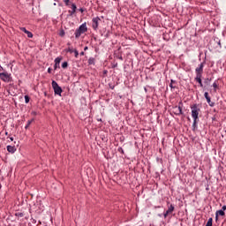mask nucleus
I'll return each instance as SVG.
<instances>
[{
    "label": "nucleus",
    "instance_id": "1",
    "mask_svg": "<svg viewBox=\"0 0 226 226\" xmlns=\"http://www.w3.org/2000/svg\"><path fill=\"white\" fill-rule=\"evenodd\" d=\"M192 109V117L193 118V124H197V119H199V112H200V109H199L197 104H194Z\"/></svg>",
    "mask_w": 226,
    "mask_h": 226
},
{
    "label": "nucleus",
    "instance_id": "2",
    "mask_svg": "<svg viewBox=\"0 0 226 226\" xmlns=\"http://www.w3.org/2000/svg\"><path fill=\"white\" fill-rule=\"evenodd\" d=\"M84 33H87V25L86 23H83L78 29H76L75 38H80V35L84 34Z\"/></svg>",
    "mask_w": 226,
    "mask_h": 226
},
{
    "label": "nucleus",
    "instance_id": "3",
    "mask_svg": "<svg viewBox=\"0 0 226 226\" xmlns=\"http://www.w3.org/2000/svg\"><path fill=\"white\" fill-rule=\"evenodd\" d=\"M0 79L3 82H11V74L7 72H0Z\"/></svg>",
    "mask_w": 226,
    "mask_h": 226
},
{
    "label": "nucleus",
    "instance_id": "4",
    "mask_svg": "<svg viewBox=\"0 0 226 226\" xmlns=\"http://www.w3.org/2000/svg\"><path fill=\"white\" fill-rule=\"evenodd\" d=\"M51 85L54 89L55 94H58L59 96H61V93H63V88H61V87H59L57 82H56L55 80L52 81Z\"/></svg>",
    "mask_w": 226,
    "mask_h": 226
},
{
    "label": "nucleus",
    "instance_id": "5",
    "mask_svg": "<svg viewBox=\"0 0 226 226\" xmlns=\"http://www.w3.org/2000/svg\"><path fill=\"white\" fill-rule=\"evenodd\" d=\"M182 103L180 102L178 106L173 107L172 112L176 116H181L183 114V108H182Z\"/></svg>",
    "mask_w": 226,
    "mask_h": 226
},
{
    "label": "nucleus",
    "instance_id": "6",
    "mask_svg": "<svg viewBox=\"0 0 226 226\" xmlns=\"http://www.w3.org/2000/svg\"><path fill=\"white\" fill-rule=\"evenodd\" d=\"M100 20H102V19H100V18H98V17H95L92 19V22H93L92 23V27H93V29H94V31H96V29H98Z\"/></svg>",
    "mask_w": 226,
    "mask_h": 226
},
{
    "label": "nucleus",
    "instance_id": "7",
    "mask_svg": "<svg viewBox=\"0 0 226 226\" xmlns=\"http://www.w3.org/2000/svg\"><path fill=\"white\" fill-rule=\"evenodd\" d=\"M226 206H222L221 210H217L215 213V219L218 220V216H225Z\"/></svg>",
    "mask_w": 226,
    "mask_h": 226
},
{
    "label": "nucleus",
    "instance_id": "8",
    "mask_svg": "<svg viewBox=\"0 0 226 226\" xmlns=\"http://www.w3.org/2000/svg\"><path fill=\"white\" fill-rule=\"evenodd\" d=\"M196 77H202V72H204V64H200L199 67L196 68Z\"/></svg>",
    "mask_w": 226,
    "mask_h": 226
},
{
    "label": "nucleus",
    "instance_id": "9",
    "mask_svg": "<svg viewBox=\"0 0 226 226\" xmlns=\"http://www.w3.org/2000/svg\"><path fill=\"white\" fill-rule=\"evenodd\" d=\"M174 212V207L172 205H170L168 210L166 211V213H164V218H167V216H169V215L172 214Z\"/></svg>",
    "mask_w": 226,
    "mask_h": 226
},
{
    "label": "nucleus",
    "instance_id": "10",
    "mask_svg": "<svg viewBox=\"0 0 226 226\" xmlns=\"http://www.w3.org/2000/svg\"><path fill=\"white\" fill-rule=\"evenodd\" d=\"M20 31H22L23 33H26V34H27L28 38H33V33L27 31V29H26V27H21Z\"/></svg>",
    "mask_w": 226,
    "mask_h": 226
},
{
    "label": "nucleus",
    "instance_id": "11",
    "mask_svg": "<svg viewBox=\"0 0 226 226\" xmlns=\"http://www.w3.org/2000/svg\"><path fill=\"white\" fill-rule=\"evenodd\" d=\"M195 80L200 84V87H204V85L202 84V76H196Z\"/></svg>",
    "mask_w": 226,
    "mask_h": 226
},
{
    "label": "nucleus",
    "instance_id": "12",
    "mask_svg": "<svg viewBox=\"0 0 226 226\" xmlns=\"http://www.w3.org/2000/svg\"><path fill=\"white\" fill-rule=\"evenodd\" d=\"M75 11H77V5L75 4H72V11H69V13H71V15H73Z\"/></svg>",
    "mask_w": 226,
    "mask_h": 226
},
{
    "label": "nucleus",
    "instance_id": "13",
    "mask_svg": "<svg viewBox=\"0 0 226 226\" xmlns=\"http://www.w3.org/2000/svg\"><path fill=\"white\" fill-rule=\"evenodd\" d=\"M7 151L9 153H15L17 151V148H15V147L13 146H7Z\"/></svg>",
    "mask_w": 226,
    "mask_h": 226
},
{
    "label": "nucleus",
    "instance_id": "14",
    "mask_svg": "<svg viewBox=\"0 0 226 226\" xmlns=\"http://www.w3.org/2000/svg\"><path fill=\"white\" fill-rule=\"evenodd\" d=\"M204 96H205V98H206L207 103H211V97H209V94H208L207 92H206V93L204 94Z\"/></svg>",
    "mask_w": 226,
    "mask_h": 226
},
{
    "label": "nucleus",
    "instance_id": "15",
    "mask_svg": "<svg viewBox=\"0 0 226 226\" xmlns=\"http://www.w3.org/2000/svg\"><path fill=\"white\" fill-rule=\"evenodd\" d=\"M88 64H94V58L90 57V58L88 59Z\"/></svg>",
    "mask_w": 226,
    "mask_h": 226
},
{
    "label": "nucleus",
    "instance_id": "16",
    "mask_svg": "<svg viewBox=\"0 0 226 226\" xmlns=\"http://www.w3.org/2000/svg\"><path fill=\"white\" fill-rule=\"evenodd\" d=\"M60 63H61V57H56V58L55 59V64H60Z\"/></svg>",
    "mask_w": 226,
    "mask_h": 226
},
{
    "label": "nucleus",
    "instance_id": "17",
    "mask_svg": "<svg viewBox=\"0 0 226 226\" xmlns=\"http://www.w3.org/2000/svg\"><path fill=\"white\" fill-rule=\"evenodd\" d=\"M31 123H33V120H29L27 122V124L25 126L26 130H27L29 128V126H31Z\"/></svg>",
    "mask_w": 226,
    "mask_h": 226
},
{
    "label": "nucleus",
    "instance_id": "18",
    "mask_svg": "<svg viewBox=\"0 0 226 226\" xmlns=\"http://www.w3.org/2000/svg\"><path fill=\"white\" fill-rule=\"evenodd\" d=\"M176 83V81H174V79H171V83H170V87H171V89H174L176 87H174V85L173 84H175Z\"/></svg>",
    "mask_w": 226,
    "mask_h": 226
},
{
    "label": "nucleus",
    "instance_id": "19",
    "mask_svg": "<svg viewBox=\"0 0 226 226\" xmlns=\"http://www.w3.org/2000/svg\"><path fill=\"white\" fill-rule=\"evenodd\" d=\"M62 68H68V62H64L62 64Z\"/></svg>",
    "mask_w": 226,
    "mask_h": 226
},
{
    "label": "nucleus",
    "instance_id": "20",
    "mask_svg": "<svg viewBox=\"0 0 226 226\" xmlns=\"http://www.w3.org/2000/svg\"><path fill=\"white\" fill-rule=\"evenodd\" d=\"M213 87L215 88V91H216V89H218V84H216L215 82L213 84Z\"/></svg>",
    "mask_w": 226,
    "mask_h": 226
},
{
    "label": "nucleus",
    "instance_id": "21",
    "mask_svg": "<svg viewBox=\"0 0 226 226\" xmlns=\"http://www.w3.org/2000/svg\"><path fill=\"white\" fill-rule=\"evenodd\" d=\"M25 102L26 103H29V96L27 95L25 96Z\"/></svg>",
    "mask_w": 226,
    "mask_h": 226
},
{
    "label": "nucleus",
    "instance_id": "22",
    "mask_svg": "<svg viewBox=\"0 0 226 226\" xmlns=\"http://www.w3.org/2000/svg\"><path fill=\"white\" fill-rule=\"evenodd\" d=\"M59 36H64V30H61L59 33Z\"/></svg>",
    "mask_w": 226,
    "mask_h": 226
},
{
    "label": "nucleus",
    "instance_id": "23",
    "mask_svg": "<svg viewBox=\"0 0 226 226\" xmlns=\"http://www.w3.org/2000/svg\"><path fill=\"white\" fill-rule=\"evenodd\" d=\"M75 57H79V51L77 49L74 50Z\"/></svg>",
    "mask_w": 226,
    "mask_h": 226
},
{
    "label": "nucleus",
    "instance_id": "24",
    "mask_svg": "<svg viewBox=\"0 0 226 226\" xmlns=\"http://www.w3.org/2000/svg\"><path fill=\"white\" fill-rule=\"evenodd\" d=\"M64 3L66 4V6H68L70 4V0H64Z\"/></svg>",
    "mask_w": 226,
    "mask_h": 226
},
{
    "label": "nucleus",
    "instance_id": "25",
    "mask_svg": "<svg viewBox=\"0 0 226 226\" xmlns=\"http://www.w3.org/2000/svg\"><path fill=\"white\" fill-rule=\"evenodd\" d=\"M68 52H70V53L72 54V53L75 52V50H73V49H68Z\"/></svg>",
    "mask_w": 226,
    "mask_h": 226
},
{
    "label": "nucleus",
    "instance_id": "26",
    "mask_svg": "<svg viewBox=\"0 0 226 226\" xmlns=\"http://www.w3.org/2000/svg\"><path fill=\"white\" fill-rule=\"evenodd\" d=\"M52 72V69L49 68L48 69V73H50Z\"/></svg>",
    "mask_w": 226,
    "mask_h": 226
},
{
    "label": "nucleus",
    "instance_id": "27",
    "mask_svg": "<svg viewBox=\"0 0 226 226\" xmlns=\"http://www.w3.org/2000/svg\"><path fill=\"white\" fill-rule=\"evenodd\" d=\"M57 66H59V64H55V70L57 69Z\"/></svg>",
    "mask_w": 226,
    "mask_h": 226
},
{
    "label": "nucleus",
    "instance_id": "28",
    "mask_svg": "<svg viewBox=\"0 0 226 226\" xmlns=\"http://www.w3.org/2000/svg\"><path fill=\"white\" fill-rule=\"evenodd\" d=\"M79 11H81V13L84 12V9H79Z\"/></svg>",
    "mask_w": 226,
    "mask_h": 226
},
{
    "label": "nucleus",
    "instance_id": "29",
    "mask_svg": "<svg viewBox=\"0 0 226 226\" xmlns=\"http://www.w3.org/2000/svg\"><path fill=\"white\" fill-rule=\"evenodd\" d=\"M10 140H11V142H13V138H10Z\"/></svg>",
    "mask_w": 226,
    "mask_h": 226
},
{
    "label": "nucleus",
    "instance_id": "30",
    "mask_svg": "<svg viewBox=\"0 0 226 226\" xmlns=\"http://www.w3.org/2000/svg\"><path fill=\"white\" fill-rule=\"evenodd\" d=\"M80 56H84V52H81V53H80Z\"/></svg>",
    "mask_w": 226,
    "mask_h": 226
},
{
    "label": "nucleus",
    "instance_id": "31",
    "mask_svg": "<svg viewBox=\"0 0 226 226\" xmlns=\"http://www.w3.org/2000/svg\"><path fill=\"white\" fill-rule=\"evenodd\" d=\"M85 50H87V47L85 48Z\"/></svg>",
    "mask_w": 226,
    "mask_h": 226
}]
</instances>
